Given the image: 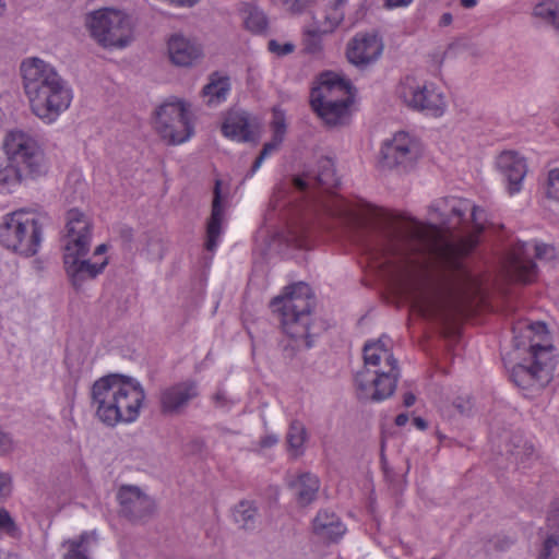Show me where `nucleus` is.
Segmentation results:
<instances>
[{
  "instance_id": "f257e3e1",
  "label": "nucleus",
  "mask_w": 559,
  "mask_h": 559,
  "mask_svg": "<svg viewBox=\"0 0 559 559\" xmlns=\"http://www.w3.org/2000/svg\"><path fill=\"white\" fill-rule=\"evenodd\" d=\"M326 210L368 234L360 239L364 250L401 282L425 319L450 325L477 294L464 258L478 245L484 210L468 200L449 197L430 206L443 227L413 218L373 222L369 204L342 197H333Z\"/></svg>"
},
{
  "instance_id": "f03ea898",
  "label": "nucleus",
  "mask_w": 559,
  "mask_h": 559,
  "mask_svg": "<svg viewBox=\"0 0 559 559\" xmlns=\"http://www.w3.org/2000/svg\"><path fill=\"white\" fill-rule=\"evenodd\" d=\"M91 394L97 418L109 427L134 421L145 400L144 389L138 381L118 374L95 381Z\"/></svg>"
},
{
  "instance_id": "7ed1b4c3",
  "label": "nucleus",
  "mask_w": 559,
  "mask_h": 559,
  "mask_svg": "<svg viewBox=\"0 0 559 559\" xmlns=\"http://www.w3.org/2000/svg\"><path fill=\"white\" fill-rule=\"evenodd\" d=\"M515 346L528 347L532 364H518L511 370V380L523 390L544 388L552 377L551 338L542 322H519L513 328Z\"/></svg>"
},
{
  "instance_id": "20e7f679",
  "label": "nucleus",
  "mask_w": 559,
  "mask_h": 559,
  "mask_svg": "<svg viewBox=\"0 0 559 559\" xmlns=\"http://www.w3.org/2000/svg\"><path fill=\"white\" fill-rule=\"evenodd\" d=\"M67 235L64 239L63 264L67 276L76 292L103 273L108 264L107 258L99 262H91L84 257L90 251L92 223L90 218L76 209L67 213Z\"/></svg>"
},
{
  "instance_id": "39448f33",
  "label": "nucleus",
  "mask_w": 559,
  "mask_h": 559,
  "mask_svg": "<svg viewBox=\"0 0 559 559\" xmlns=\"http://www.w3.org/2000/svg\"><path fill=\"white\" fill-rule=\"evenodd\" d=\"M389 342L388 337H380L364 346L365 366L355 378L357 394L361 400L382 401L396 389L400 369Z\"/></svg>"
},
{
  "instance_id": "423d86ee",
  "label": "nucleus",
  "mask_w": 559,
  "mask_h": 559,
  "mask_svg": "<svg viewBox=\"0 0 559 559\" xmlns=\"http://www.w3.org/2000/svg\"><path fill=\"white\" fill-rule=\"evenodd\" d=\"M8 162L0 163V188L12 187L25 179L47 173L44 150L38 141L22 130L8 132L3 141Z\"/></svg>"
},
{
  "instance_id": "0eeeda50",
  "label": "nucleus",
  "mask_w": 559,
  "mask_h": 559,
  "mask_svg": "<svg viewBox=\"0 0 559 559\" xmlns=\"http://www.w3.org/2000/svg\"><path fill=\"white\" fill-rule=\"evenodd\" d=\"M314 297L306 283L289 285L281 296L272 299L270 306L281 322L283 331L292 337L296 347H311L308 323L313 308Z\"/></svg>"
},
{
  "instance_id": "6e6552de",
  "label": "nucleus",
  "mask_w": 559,
  "mask_h": 559,
  "mask_svg": "<svg viewBox=\"0 0 559 559\" xmlns=\"http://www.w3.org/2000/svg\"><path fill=\"white\" fill-rule=\"evenodd\" d=\"M85 24L91 37L103 48L121 49L133 40L132 20L121 10H95L87 14Z\"/></svg>"
},
{
  "instance_id": "1a4fd4ad",
  "label": "nucleus",
  "mask_w": 559,
  "mask_h": 559,
  "mask_svg": "<svg viewBox=\"0 0 559 559\" xmlns=\"http://www.w3.org/2000/svg\"><path fill=\"white\" fill-rule=\"evenodd\" d=\"M41 222L35 213L16 211L4 217L0 227V242L26 257L37 252L41 240Z\"/></svg>"
},
{
  "instance_id": "9d476101",
  "label": "nucleus",
  "mask_w": 559,
  "mask_h": 559,
  "mask_svg": "<svg viewBox=\"0 0 559 559\" xmlns=\"http://www.w3.org/2000/svg\"><path fill=\"white\" fill-rule=\"evenodd\" d=\"M154 128L168 144L177 145L188 141L194 132L190 105L183 100L160 105L155 112Z\"/></svg>"
},
{
  "instance_id": "9b49d317",
  "label": "nucleus",
  "mask_w": 559,
  "mask_h": 559,
  "mask_svg": "<svg viewBox=\"0 0 559 559\" xmlns=\"http://www.w3.org/2000/svg\"><path fill=\"white\" fill-rule=\"evenodd\" d=\"M72 91L63 80L28 98L31 111L45 123L55 122L72 102Z\"/></svg>"
},
{
  "instance_id": "f8f14e48",
  "label": "nucleus",
  "mask_w": 559,
  "mask_h": 559,
  "mask_svg": "<svg viewBox=\"0 0 559 559\" xmlns=\"http://www.w3.org/2000/svg\"><path fill=\"white\" fill-rule=\"evenodd\" d=\"M419 157L417 142L406 132H397L381 148V163L386 168L411 167Z\"/></svg>"
},
{
  "instance_id": "ddd939ff",
  "label": "nucleus",
  "mask_w": 559,
  "mask_h": 559,
  "mask_svg": "<svg viewBox=\"0 0 559 559\" xmlns=\"http://www.w3.org/2000/svg\"><path fill=\"white\" fill-rule=\"evenodd\" d=\"M24 90L27 98L50 88L63 81L57 70L49 63L38 58H32L22 62L21 66Z\"/></svg>"
},
{
  "instance_id": "4468645a",
  "label": "nucleus",
  "mask_w": 559,
  "mask_h": 559,
  "mask_svg": "<svg viewBox=\"0 0 559 559\" xmlns=\"http://www.w3.org/2000/svg\"><path fill=\"white\" fill-rule=\"evenodd\" d=\"M353 102L354 93L349 81L332 72L320 75L319 84L312 88L310 95V103L352 105Z\"/></svg>"
},
{
  "instance_id": "2eb2a0df",
  "label": "nucleus",
  "mask_w": 559,
  "mask_h": 559,
  "mask_svg": "<svg viewBox=\"0 0 559 559\" xmlns=\"http://www.w3.org/2000/svg\"><path fill=\"white\" fill-rule=\"evenodd\" d=\"M199 385L194 380L174 383L160 391L159 408L165 416L182 415L189 404L199 396Z\"/></svg>"
},
{
  "instance_id": "dca6fc26",
  "label": "nucleus",
  "mask_w": 559,
  "mask_h": 559,
  "mask_svg": "<svg viewBox=\"0 0 559 559\" xmlns=\"http://www.w3.org/2000/svg\"><path fill=\"white\" fill-rule=\"evenodd\" d=\"M502 266L513 282L530 284L537 277V266L527 254L526 243L522 241L512 243L506 250Z\"/></svg>"
},
{
  "instance_id": "f3484780",
  "label": "nucleus",
  "mask_w": 559,
  "mask_h": 559,
  "mask_svg": "<svg viewBox=\"0 0 559 559\" xmlns=\"http://www.w3.org/2000/svg\"><path fill=\"white\" fill-rule=\"evenodd\" d=\"M382 39L373 33H358L347 44V60L359 69L378 61L383 52Z\"/></svg>"
},
{
  "instance_id": "a211bd4d",
  "label": "nucleus",
  "mask_w": 559,
  "mask_h": 559,
  "mask_svg": "<svg viewBox=\"0 0 559 559\" xmlns=\"http://www.w3.org/2000/svg\"><path fill=\"white\" fill-rule=\"evenodd\" d=\"M117 499L121 514L133 522L150 518L155 509L154 501L135 486H122Z\"/></svg>"
},
{
  "instance_id": "6ab92c4d",
  "label": "nucleus",
  "mask_w": 559,
  "mask_h": 559,
  "mask_svg": "<svg viewBox=\"0 0 559 559\" xmlns=\"http://www.w3.org/2000/svg\"><path fill=\"white\" fill-rule=\"evenodd\" d=\"M497 168L508 182V191L514 194L521 190V185L527 173L526 160L515 151H503L497 157Z\"/></svg>"
},
{
  "instance_id": "aec40b11",
  "label": "nucleus",
  "mask_w": 559,
  "mask_h": 559,
  "mask_svg": "<svg viewBox=\"0 0 559 559\" xmlns=\"http://www.w3.org/2000/svg\"><path fill=\"white\" fill-rule=\"evenodd\" d=\"M167 48L170 61L177 67H192L202 57V47L180 34L168 39Z\"/></svg>"
},
{
  "instance_id": "412c9836",
  "label": "nucleus",
  "mask_w": 559,
  "mask_h": 559,
  "mask_svg": "<svg viewBox=\"0 0 559 559\" xmlns=\"http://www.w3.org/2000/svg\"><path fill=\"white\" fill-rule=\"evenodd\" d=\"M293 182L300 191H305L313 186L329 191L338 185V178L336 177L332 159L323 157L319 160V170L316 175L307 174L301 177H295Z\"/></svg>"
},
{
  "instance_id": "4be33fe9",
  "label": "nucleus",
  "mask_w": 559,
  "mask_h": 559,
  "mask_svg": "<svg viewBox=\"0 0 559 559\" xmlns=\"http://www.w3.org/2000/svg\"><path fill=\"white\" fill-rule=\"evenodd\" d=\"M312 532L323 543H337L346 533V526L335 513L322 510L312 521Z\"/></svg>"
},
{
  "instance_id": "5701e85b",
  "label": "nucleus",
  "mask_w": 559,
  "mask_h": 559,
  "mask_svg": "<svg viewBox=\"0 0 559 559\" xmlns=\"http://www.w3.org/2000/svg\"><path fill=\"white\" fill-rule=\"evenodd\" d=\"M221 186V180H216L214 186V197L212 201L211 215L206 222L205 248L209 251H214L216 249L218 239L223 231L225 207L222 203Z\"/></svg>"
},
{
  "instance_id": "b1692460",
  "label": "nucleus",
  "mask_w": 559,
  "mask_h": 559,
  "mask_svg": "<svg viewBox=\"0 0 559 559\" xmlns=\"http://www.w3.org/2000/svg\"><path fill=\"white\" fill-rule=\"evenodd\" d=\"M223 134L238 142H250L253 140V124L246 111L230 110L222 124Z\"/></svg>"
},
{
  "instance_id": "393cba45",
  "label": "nucleus",
  "mask_w": 559,
  "mask_h": 559,
  "mask_svg": "<svg viewBox=\"0 0 559 559\" xmlns=\"http://www.w3.org/2000/svg\"><path fill=\"white\" fill-rule=\"evenodd\" d=\"M546 537L542 544L538 559H556L559 555V500L551 504L547 516Z\"/></svg>"
},
{
  "instance_id": "a878e982",
  "label": "nucleus",
  "mask_w": 559,
  "mask_h": 559,
  "mask_svg": "<svg viewBox=\"0 0 559 559\" xmlns=\"http://www.w3.org/2000/svg\"><path fill=\"white\" fill-rule=\"evenodd\" d=\"M288 486L294 490L297 502L301 507H306L317 499L320 480L314 474L305 472L298 474L295 479L289 480Z\"/></svg>"
},
{
  "instance_id": "bb28decb",
  "label": "nucleus",
  "mask_w": 559,
  "mask_h": 559,
  "mask_svg": "<svg viewBox=\"0 0 559 559\" xmlns=\"http://www.w3.org/2000/svg\"><path fill=\"white\" fill-rule=\"evenodd\" d=\"M447 108L445 97L432 83H426L421 93L416 111L425 112L432 117H441Z\"/></svg>"
},
{
  "instance_id": "cd10ccee",
  "label": "nucleus",
  "mask_w": 559,
  "mask_h": 559,
  "mask_svg": "<svg viewBox=\"0 0 559 559\" xmlns=\"http://www.w3.org/2000/svg\"><path fill=\"white\" fill-rule=\"evenodd\" d=\"M312 109L328 127H340L348 123L352 105L310 103Z\"/></svg>"
},
{
  "instance_id": "c85d7f7f",
  "label": "nucleus",
  "mask_w": 559,
  "mask_h": 559,
  "mask_svg": "<svg viewBox=\"0 0 559 559\" xmlns=\"http://www.w3.org/2000/svg\"><path fill=\"white\" fill-rule=\"evenodd\" d=\"M425 84L414 75H406L396 85L395 95L407 108L416 111Z\"/></svg>"
},
{
  "instance_id": "c756f323",
  "label": "nucleus",
  "mask_w": 559,
  "mask_h": 559,
  "mask_svg": "<svg viewBox=\"0 0 559 559\" xmlns=\"http://www.w3.org/2000/svg\"><path fill=\"white\" fill-rule=\"evenodd\" d=\"M95 544L96 535L87 532L78 537L67 539L62 543V548L66 550L62 559H91L90 552Z\"/></svg>"
},
{
  "instance_id": "7c9ffc66",
  "label": "nucleus",
  "mask_w": 559,
  "mask_h": 559,
  "mask_svg": "<svg viewBox=\"0 0 559 559\" xmlns=\"http://www.w3.org/2000/svg\"><path fill=\"white\" fill-rule=\"evenodd\" d=\"M347 0H335L328 9L323 21L318 22L317 26L309 29V35L313 37L333 33L344 20V5Z\"/></svg>"
},
{
  "instance_id": "2f4dec72",
  "label": "nucleus",
  "mask_w": 559,
  "mask_h": 559,
  "mask_svg": "<svg viewBox=\"0 0 559 559\" xmlns=\"http://www.w3.org/2000/svg\"><path fill=\"white\" fill-rule=\"evenodd\" d=\"M228 91V78H222L217 76V74H212L210 82L202 90V96L206 98V104L209 106H214L226 99Z\"/></svg>"
},
{
  "instance_id": "473e14b6",
  "label": "nucleus",
  "mask_w": 559,
  "mask_h": 559,
  "mask_svg": "<svg viewBox=\"0 0 559 559\" xmlns=\"http://www.w3.org/2000/svg\"><path fill=\"white\" fill-rule=\"evenodd\" d=\"M533 15L540 21L551 25L559 35V2L544 0L533 9Z\"/></svg>"
},
{
  "instance_id": "72a5a7b5",
  "label": "nucleus",
  "mask_w": 559,
  "mask_h": 559,
  "mask_svg": "<svg viewBox=\"0 0 559 559\" xmlns=\"http://www.w3.org/2000/svg\"><path fill=\"white\" fill-rule=\"evenodd\" d=\"M289 452L297 457L304 453V444L307 440V429L299 420H293L286 436Z\"/></svg>"
},
{
  "instance_id": "f704fd0d",
  "label": "nucleus",
  "mask_w": 559,
  "mask_h": 559,
  "mask_svg": "<svg viewBox=\"0 0 559 559\" xmlns=\"http://www.w3.org/2000/svg\"><path fill=\"white\" fill-rule=\"evenodd\" d=\"M258 514V509L255 504L251 501L242 500L240 501L234 510L235 521L240 525L243 530H252L255 524V518Z\"/></svg>"
},
{
  "instance_id": "c9c22d12",
  "label": "nucleus",
  "mask_w": 559,
  "mask_h": 559,
  "mask_svg": "<svg viewBox=\"0 0 559 559\" xmlns=\"http://www.w3.org/2000/svg\"><path fill=\"white\" fill-rule=\"evenodd\" d=\"M243 23L247 29L252 33H261L267 26L265 14L254 7L247 5L243 10Z\"/></svg>"
},
{
  "instance_id": "e433bc0d",
  "label": "nucleus",
  "mask_w": 559,
  "mask_h": 559,
  "mask_svg": "<svg viewBox=\"0 0 559 559\" xmlns=\"http://www.w3.org/2000/svg\"><path fill=\"white\" fill-rule=\"evenodd\" d=\"M283 141L272 138V140L263 145L259 156L255 158L250 169V175H253L262 165L263 160L274 151L278 150Z\"/></svg>"
},
{
  "instance_id": "4c0bfd02",
  "label": "nucleus",
  "mask_w": 559,
  "mask_h": 559,
  "mask_svg": "<svg viewBox=\"0 0 559 559\" xmlns=\"http://www.w3.org/2000/svg\"><path fill=\"white\" fill-rule=\"evenodd\" d=\"M0 532H3L11 537L19 536V528L5 509H0Z\"/></svg>"
},
{
  "instance_id": "58836bf2",
  "label": "nucleus",
  "mask_w": 559,
  "mask_h": 559,
  "mask_svg": "<svg viewBox=\"0 0 559 559\" xmlns=\"http://www.w3.org/2000/svg\"><path fill=\"white\" fill-rule=\"evenodd\" d=\"M271 128L273 131V138L283 141L286 132V122L282 111H274Z\"/></svg>"
},
{
  "instance_id": "ea45409f",
  "label": "nucleus",
  "mask_w": 559,
  "mask_h": 559,
  "mask_svg": "<svg viewBox=\"0 0 559 559\" xmlns=\"http://www.w3.org/2000/svg\"><path fill=\"white\" fill-rule=\"evenodd\" d=\"M546 194L559 201V168L549 171Z\"/></svg>"
},
{
  "instance_id": "a19ab883",
  "label": "nucleus",
  "mask_w": 559,
  "mask_h": 559,
  "mask_svg": "<svg viewBox=\"0 0 559 559\" xmlns=\"http://www.w3.org/2000/svg\"><path fill=\"white\" fill-rule=\"evenodd\" d=\"M535 257L540 261H551L557 257V250L552 245L536 243Z\"/></svg>"
},
{
  "instance_id": "79ce46f5",
  "label": "nucleus",
  "mask_w": 559,
  "mask_h": 559,
  "mask_svg": "<svg viewBox=\"0 0 559 559\" xmlns=\"http://www.w3.org/2000/svg\"><path fill=\"white\" fill-rule=\"evenodd\" d=\"M295 46L292 43L280 44L272 39L269 41V50L277 56H285L293 52Z\"/></svg>"
},
{
  "instance_id": "37998d69",
  "label": "nucleus",
  "mask_w": 559,
  "mask_h": 559,
  "mask_svg": "<svg viewBox=\"0 0 559 559\" xmlns=\"http://www.w3.org/2000/svg\"><path fill=\"white\" fill-rule=\"evenodd\" d=\"M146 250L148 252L153 251L156 247L157 252L156 255L160 259L163 257V242L162 239L157 236L146 235Z\"/></svg>"
},
{
  "instance_id": "c03bdc74",
  "label": "nucleus",
  "mask_w": 559,
  "mask_h": 559,
  "mask_svg": "<svg viewBox=\"0 0 559 559\" xmlns=\"http://www.w3.org/2000/svg\"><path fill=\"white\" fill-rule=\"evenodd\" d=\"M306 34H307V44H306L307 50L312 53L320 51L321 50V46H320L321 36L313 37V36L309 35V29L306 32Z\"/></svg>"
},
{
  "instance_id": "a18cd8bd",
  "label": "nucleus",
  "mask_w": 559,
  "mask_h": 559,
  "mask_svg": "<svg viewBox=\"0 0 559 559\" xmlns=\"http://www.w3.org/2000/svg\"><path fill=\"white\" fill-rule=\"evenodd\" d=\"M278 442V437L275 435H266L262 437L258 443L259 449H269L274 447Z\"/></svg>"
},
{
  "instance_id": "49530a36",
  "label": "nucleus",
  "mask_w": 559,
  "mask_h": 559,
  "mask_svg": "<svg viewBox=\"0 0 559 559\" xmlns=\"http://www.w3.org/2000/svg\"><path fill=\"white\" fill-rule=\"evenodd\" d=\"M312 0H286V3L289 4V8L294 12H301L306 9Z\"/></svg>"
},
{
  "instance_id": "de8ad7c7",
  "label": "nucleus",
  "mask_w": 559,
  "mask_h": 559,
  "mask_svg": "<svg viewBox=\"0 0 559 559\" xmlns=\"http://www.w3.org/2000/svg\"><path fill=\"white\" fill-rule=\"evenodd\" d=\"M12 448H13V441H12L11 437L5 432L0 431V452L11 451Z\"/></svg>"
},
{
  "instance_id": "09e8293b",
  "label": "nucleus",
  "mask_w": 559,
  "mask_h": 559,
  "mask_svg": "<svg viewBox=\"0 0 559 559\" xmlns=\"http://www.w3.org/2000/svg\"><path fill=\"white\" fill-rule=\"evenodd\" d=\"M10 478L5 474H0V498L9 491Z\"/></svg>"
},
{
  "instance_id": "8fccbe9b",
  "label": "nucleus",
  "mask_w": 559,
  "mask_h": 559,
  "mask_svg": "<svg viewBox=\"0 0 559 559\" xmlns=\"http://www.w3.org/2000/svg\"><path fill=\"white\" fill-rule=\"evenodd\" d=\"M412 1L413 0H385V5L388 8L407 7Z\"/></svg>"
},
{
  "instance_id": "3c124183",
  "label": "nucleus",
  "mask_w": 559,
  "mask_h": 559,
  "mask_svg": "<svg viewBox=\"0 0 559 559\" xmlns=\"http://www.w3.org/2000/svg\"><path fill=\"white\" fill-rule=\"evenodd\" d=\"M213 401L215 402L216 406H218V407H223L227 404L226 395L221 391H218L214 394Z\"/></svg>"
},
{
  "instance_id": "603ef678",
  "label": "nucleus",
  "mask_w": 559,
  "mask_h": 559,
  "mask_svg": "<svg viewBox=\"0 0 559 559\" xmlns=\"http://www.w3.org/2000/svg\"><path fill=\"white\" fill-rule=\"evenodd\" d=\"M415 401H416V397H415V395H414L413 393H411V392H407V393H405V394L403 395V404H404V406H405V407H411V406H413V405H414V403H415Z\"/></svg>"
},
{
  "instance_id": "864d4df0",
  "label": "nucleus",
  "mask_w": 559,
  "mask_h": 559,
  "mask_svg": "<svg viewBox=\"0 0 559 559\" xmlns=\"http://www.w3.org/2000/svg\"><path fill=\"white\" fill-rule=\"evenodd\" d=\"M453 21L452 14L449 12H445L441 15L439 25L440 26H449Z\"/></svg>"
},
{
  "instance_id": "5fc2aeb1",
  "label": "nucleus",
  "mask_w": 559,
  "mask_h": 559,
  "mask_svg": "<svg viewBox=\"0 0 559 559\" xmlns=\"http://www.w3.org/2000/svg\"><path fill=\"white\" fill-rule=\"evenodd\" d=\"M413 424L420 430H425L427 428V421L421 417H415Z\"/></svg>"
},
{
  "instance_id": "6e6d98bb",
  "label": "nucleus",
  "mask_w": 559,
  "mask_h": 559,
  "mask_svg": "<svg viewBox=\"0 0 559 559\" xmlns=\"http://www.w3.org/2000/svg\"><path fill=\"white\" fill-rule=\"evenodd\" d=\"M407 421H408V416L406 414H400L395 418V424L400 427L406 425Z\"/></svg>"
},
{
  "instance_id": "4d7b16f0",
  "label": "nucleus",
  "mask_w": 559,
  "mask_h": 559,
  "mask_svg": "<svg viewBox=\"0 0 559 559\" xmlns=\"http://www.w3.org/2000/svg\"><path fill=\"white\" fill-rule=\"evenodd\" d=\"M121 236H122L126 240L130 241V240H132V238H133V230H132L131 228H123V229L121 230Z\"/></svg>"
},
{
  "instance_id": "13d9d810",
  "label": "nucleus",
  "mask_w": 559,
  "mask_h": 559,
  "mask_svg": "<svg viewBox=\"0 0 559 559\" xmlns=\"http://www.w3.org/2000/svg\"><path fill=\"white\" fill-rule=\"evenodd\" d=\"M477 4V0H461V5L465 9H472Z\"/></svg>"
},
{
  "instance_id": "bf43d9fd",
  "label": "nucleus",
  "mask_w": 559,
  "mask_h": 559,
  "mask_svg": "<svg viewBox=\"0 0 559 559\" xmlns=\"http://www.w3.org/2000/svg\"><path fill=\"white\" fill-rule=\"evenodd\" d=\"M173 3L179 4V5H193L198 0H170Z\"/></svg>"
},
{
  "instance_id": "052dcab7",
  "label": "nucleus",
  "mask_w": 559,
  "mask_h": 559,
  "mask_svg": "<svg viewBox=\"0 0 559 559\" xmlns=\"http://www.w3.org/2000/svg\"><path fill=\"white\" fill-rule=\"evenodd\" d=\"M107 251V246L105 243H102L96 247L94 251V255H102Z\"/></svg>"
},
{
  "instance_id": "680f3d73",
  "label": "nucleus",
  "mask_w": 559,
  "mask_h": 559,
  "mask_svg": "<svg viewBox=\"0 0 559 559\" xmlns=\"http://www.w3.org/2000/svg\"><path fill=\"white\" fill-rule=\"evenodd\" d=\"M7 5L4 0H0V16H2L5 12Z\"/></svg>"
},
{
  "instance_id": "e2e57ef3",
  "label": "nucleus",
  "mask_w": 559,
  "mask_h": 559,
  "mask_svg": "<svg viewBox=\"0 0 559 559\" xmlns=\"http://www.w3.org/2000/svg\"><path fill=\"white\" fill-rule=\"evenodd\" d=\"M0 559H4V556L1 550H0Z\"/></svg>"
}]
</instances>
